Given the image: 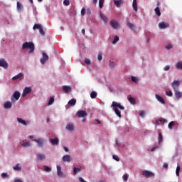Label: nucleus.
I'll use <instances>...</instances> for the list:
<instances>
[{
  "label": "nucleus",
  "mask_w": 182,
  "mask_h": 182,
  "mask_svg": "<svg viewBox=\"0 0 182 182\" xmlns=\"http://www.w3.org/2000/svg\"><path fill=\"white\" fill-rule=\"evenodd\" d=\"M159 122H160L161 123H167V120H166V119H161L159 120Z\"/></svg>",
  "instance_id": "obj_58"
},
{
  "label": "nucleus",
  "mask_w": 182,
  "mask_h": 182,
  "mask_svg": "<svg viewBox=\"0 0 182 182\" xmlns=\"http://www.w3.org/2000/svg\"><path fill=\"white\" fill-rule=\"evenodd\" d=\"M132 6L134 11H135V12H137V0H133Z\"/></svg>",
  "instance_id": "obj_25"
},
{
  "label": "nucleus",
  "mask_w": 182,
  "mask_h": 182,
  "mask_svg": "<svg viewBox=\"0 0 182 182\" xmlns=\"http://www.w3.org/2000/svg\"><path fill=\"white\" fill-rule=\"evenodd\" d=\"M119 41V36H116L114 38V41H112V43H117V42Z\"/></svg>",
  "instance_id": "obj_49"
},
{
  "label": "nucleus",
  "mask_w": 182,
  "mask_h": 182,
  "mask_svg": "<svg viewBox=\"0 0 182 182\" xmlns=\"http://www.w3.org/2000/svg\"><path fill=\"white\" fill-rule=\"evenodd\" d=\"M66 129L69 130L70 132H72L73 130L75 129V127L73 124H68L66 126Z\"/></svg>",
  "instance_id": "obj_23"
},
{
  "label": "nucleus",
  "mask_w": 182,
  "mask_h": 182,
  "mask_svg": "<svg viewBox=\"0 0 182 182\" xmlns=\"http://www.w3.org/2000/svg\"><path fill=\"white\" fill-rule=\"evenodd\" d=\"M42 55L43 57L41 58L40 61L42 65H45V63H46V61L49 59V55H48L46 53H43Z\"/></svg>",
  "instance_id": "obj_4"
},
{
  "label": "nucleus",
  "mask_w": 182,
  "mask_h": 182,
  "mask_svg": "<svg viewBox=\"0 0 182 182\" xmlns=\"http://www.w3.org/2000/svg\"><path fill=\"white\" fill-rule=\"evenodd\" d=\"M114 4L119 8L123 4V0H114Z\"/></svg>",
  "instance_id": "obj_22"
},
{
  "label": "nucleus",
  "mask_w": 182,
  "mask_h": 182,
  "mask_svg": "<svg viewBox=\"0 0 182 182\" xmlns=\"http://www.w3.org/2000/svg\"><path fill=\"white\" fill-rule=\"evenodd\" d=\"M22 77H23V74L20 73L18 75L14 76L11 79L12 80H22Z\"/></svg>",
  "instance_id": "obj_11"
},
{
  "label": "nucleus",
  "mask_w": 182,
  "mask_h": 182,
  "mask_svg": "<svg viewBox=\"0 0 182 182\" xmlns=\"http://www.w3.org/2000/svg\"><path fill=\"white\" fill-rule=\"evenodd\" d=\"M57 174L58 177H62V176H63V173L62 172V168L59 165H57Z\"/></svg>",
  "instance_id": "obj_15"
},
{
  "label": "nucleus",
  "mask_w": 182,
  "mask_h": 182,
  "mask_svg": "<svg viewBox=\"0 0 182 182\" xmlns=\"http://www.w3.org/2000/svg\"><path fill=\"white\" fill-rule=\"evenodd\" d=\"M23 147H29L31 146V143L29 141L28 142H24L22 144Z\"/></svg>",
  "instance_id": "obj_41"
},
{
  "label": "nucleus",
  "mask_w": 182,
  "mask_h": 182,
  "mask_svg": "<svg viewBox=\"0 0 182 182\" xmlns=\"http://www.w3.org/2000/svg\"><path fill=\"white\" fill-rule=\"evenodd\" d=\"M90 97L91 99H96V97H97V92H96L95 91H92L90 93Z\"/></svg>",
  "instance_id": "obj_29"
},
{
  "label": "nucleus",
  "mask_w": 182,
  "mask_h": 182,
  "mask_svg": "<svg viewBox=\"0 0 182 182\" xmlns=\"http://www.w3.org/2000/svg\"><path fill=\"white\" fill-rule=\"evenodd\" d=\"M155 14H156V15H157V16H161V12L160 11V7H156L155 9Z\"/></svg>",
  "instance_id": "obj_30"
},
{
  "label": "nucleus",
  "mask_w": 182,
  "mask_h": 182,
  "mask_svg": "<svg viewBox=\"0 0 182 182\" xmlns=\"http://www.w3.org/2000/svg\"><path fill=\"white\" fill-rule=\"evenodd\" d=\"M63 149H64L65 151H66V153H68V151H69V149H68V147L64 146Z\"/></svg>",
  "instance_id": "obj_62"
},
{
  "label": "nucleus",
  "mask_w": 182,
  "mask_h": 182,
  "mask_svg": "<svg viewBox=\"0 0 182 182\" xmlns=\"http://www.w3.org/2000/svg\"><path fill=\"white\" fill-rule=\"evenodd\" d=\"M63 90L65 93H69V92H70V90H72V88L70 86L64 85V86H63Z\"/></svg>",
  "instance_id": "obj_16"
},
{
  "label": "nucleus",
  "mask_w": 182,
  "mask_h": 182,
  "mask_svg": "<svg viewBox=\"0 0 182 182\" xmlns=\"http://www.w3.org/2000/svg\"><path fill=\"white\" fill-rule=\"evenodd\" d=\"M34 141L37 143L38 147H43V143H44L43 139L39 138L38 139H34Z\"/></svg>",
  "instance_id": "obj_10"
},
{
  "label": "nucleus",
  "mask_w": 182,
  "mask_h": 182,
  "mask_svg": "<svg viewBox=\"0 0 182 182\" xmlns=\"http://www.w3.org/2000/svg\"><path fill=\"white\" fill-rule=\"evenodd\" d=\"M22 49H30V53L35 50V45L32 42H26L22 46Z\"/></svg>",
  "instance_id": "obj_2"
},
{
  "label": "nucleus",
  "mask_w": 182,
  "mask_h": 182,
  "mask_svg": "<svg viewBox=\"0 0 182 182\" xmlns=\"http://www.w3.org/2000/svg\"><path fill=\"white\" fill-rule=\"evenodd\" d=\"M157 149H159V146L153 147V148L151 149V151H154L155 150H157Z\"/></svg>",
  "instance_id": "obj_61"
},
{
  "label": "nucleus",
  "mask_w": 182,
  "mask_h": 182,
  "mask_svg": "<svg viewBox=\"0 0 182 182\" xmlns=\"http://www.w3.org/2000/svg\"><path fill=\"white\" fill-rule=\"evenodd\" d=\"M82 169H80V168L74 167L73 173L77 174V173H79V171H80Z\"/></svg>",
  "instance_id": "obj_38"
},
{
  "label": "nucleus",
  "mask_w": 182,
  "mask_h": 182,
  "mask_svg": "<svg viewBox=\"0 0 182 182\" xmlns=\"http://www.w3.org/2000/svg\"><path fill=\"white\" fill-rule=\"evenodd\" d=\"M159 25L160 29H166V28H168V24L164 22L159 23Z\"/></svg>",
  "instance_id": "obj_18"
},
{
  "label": "nucleus",
  "mask_w": 182,
  "mask_h": 182,
  "mask_svg": "<svg viewBox=\"0 0 182 182\" xmlns=\"http://www.w3.org/2000/svg\"><path fill=\"white\" fill-rule=\"evenodd\" d=\"M176 69H180L182 70V62H178L176 65Z\"/></svg>",
  "instance_id": "obj_33"
},
{
  "label": "nucleus",
  "mask_w": 182,
  "mask_h": 182,
  "mask_svg": "<svg viewBox=\"0 0 182 182\" xmlns=\"http://www.w3.org/2000/svg\"><path fill=\"white\" fill-rule=\"evenodd\" d=\"M180 83L181 82L178 80H174L173 82H171V86L174 92H176V90H178V87H180Z\"/></svg>",
  "instance_id": "obj_3"
},
{
  "label": "nucleus",
  "mask_w": 182,
  "mask_h": 182,
  "mask_svg": "<svg viewBox=\"0 0 182 182\" xmlns=\"http://www.w3.org/2000/svg\"><path fill=\"white\" fill-rule=\"evenodd\" d=\"M97 59L98 60H102V59H103V55H102V53L98 54Z\"/></svg>",
  "instance_id": "obj_51"
},
{
  "label": "nucleus",
  "mask_w": 182,
  "mask_h": 182,
  "mask_svg": "<svg viewBox=\"0 0 182 182\" xmlns=\"http://www.w3.org/2000/svg\"><path fill=\"white\" fill-rule=\"evenodd\" d=\"M127 26L129 29H132V31H134V24L130 23V22H127Z\"/></svg>",
  "instance_id": "obj_31"
},
{
  "label": "nucleus",
  "mask_w": 182,
  "mask_h": 182,
  "mask_svg": "<svg viewBox=\"0 0 182 182\" xmlns=\"http://www.w3.org/2000/svg\"><path fill=\"white\" fill-rule=\"evenodd\" d=\"M111 107L114 109V112H115V114L118 117H122V114L120 113V111H119V109L123 110L124 107L122 106L120 103L113 101Z\"/></svg>",
  "instance_id": "obj_1"
},
{
  "label": "nucleus",
  "mask_w": 182,
  "mask_h": 182,
  "mask_svg": "<svg viewBox=\"0 0 182 182\" xmlns=\"http://www.w3.org/2000/svg\"><path fill=\"white\" fill-rule=\"evenodd\" d=\"M175 96L176 99H180V97H182V92H180V90H176L175 91Z\"/></svg>",
  "instance_id": "obj_21"
},
{
  "label": "nucleus",
  "mask_w": 182,
  "mask_h": 182,
  "mask_svg": "<svg viewBox=\"0 0 182 182\" xmlns=\"http://www.w3.org/2000/svg\"><path fill=\"white\" fill-rule=\"evenodd\" d=\"M110 25L113 29H119V28H120V24H119V22L116 20H112L110 21Z\"/></svg>",
  "instance_id": "obj_5"
},
{
  "label": "nucleus",
  "mask_w": 182,
  "mask_h": 182,
  "mask_svg": "<svg viewBox=\"0 0 182 182\" xmlns=\"http://www.w3.org/2000/svg\"><path fill=\"white\" fill-rule=\"evenodd\" d=\"M23 8V6H22L19 1H17V10L22 11Z\"/></svg>",
  "instance_id": "obj_34"
},
{
  "label": "nucleus",
  "mask_w": 182,
  "mask_h": 182,
  "mask_svg": "<svg viewBox=\"0 0 182 182\" xmlns=\"http://www.w3.org/2000/svg\"><path fill=\"white\" fill-rule=\"evenodd\" d=\"M1 177H2L3 178H6V177H8V174H6V173H3L1 174Z\"/></svg>",
  "instance_id": "obj_57"
},
{
  "label": "nucleus",
  "mask_w": 182,
  "mask_h": 182,
  "mask_svg": "<svg viewBox=\"0 0 182 182\" xmlns=\"http://www.w3.org/2000/svg\"><path fill=\"white\" fill-rule=\"evenodd\" d=\"M109 66H110V68H114V63L113 62L110 61Z\"/></svg>",
  "instance_id": "obj_59"
},
{
  "label": "nucleus",
  "mask_w": 182,
  "mask_h": 182,
  "mask_svg": "<svg viewBox=\"0 0 182 182\" xmlns=\"http://www.w3.org/2000/svg\"><path fill=\"white\" fill-rule=\"evenodd\" d=\"M14 182H23L21 179H15Z\"/></svg>",
  "instance_id": "obj_63"
},
{
  "label": "nucleus",
  "mask_w": 182,
  "mask_h": 182,
  "mask_svg": "<svg viewBox=\"0 0 182 182\" xmlns=\"http://www.w3.org/2000/svg\"><path fill=\"white\" fill-rule=\"evenodd\" d=\"M19 97H21V92L16 91L11 97V101L15 102V100H19Z\"/></svg>",
  "instance_id": "obj_6"
},
{
  "label": "nucleus",
  "mask_w": 182,
  "mask_h": 182,
  "mask_svg": "<svg viewBox=\"0 0 182 182\" xmlns=\"http://www.w3.org/2000/svg\"><path fill=\"white\" fill-rule=\"evenodd\" d=\"M166 96L171 97V96H173V92H171V90H169L166 92Z\"/></svg>",
  "instance_id": "obj_47"
},
{
  "label": "nucleus",
  "mask_w": 182,
  "mask_h": 182,
  "mask_svg": "<svg viewBox=\"0 0 182 182\" xmlns=\"http://www.w3.org/2000/svg\"><path fill=\"white\" fill-rule=\"evenodd\" d=\"M50 141L51 144H53V146H58L59 144V139L58 138H55V139L50 138Z\"/></svg>",
  "instance_id": "obj_12"
},
{
  "label": "nucleus",
  "mask_w": 182,
  "mask_h": 182,
  "mask_svg": "<svg viewBox=\"0 0 182 182\" xmlns=\"http://www.w3.org/2000/svg\"><path fill=\"white\" fill-rule=\"evenodd\" d=\"M68 106H75V105H76V100L75 99H71L68 103Z\"/></svg>",
  "instance_id": "obj_27"
},
{
  "label": "nucleus",
  "mask_w": 182,
  "mask_h": 182,
  "mask_svg": "<svg viewBox=\"0 0 182 182\" xmlns=\"http://www.w3.org/2000/svg\"><path fill=\"white\" fill-rule=\"evenodd\" d=\"M146 114V111H142L140 114H139V116L140 117H144Z\"/></svg>",
  "instance_id": "obj_53"
},
{
  "label": "nucleus",
  "mask_w": 182,
  "mask_h": 182,
  "mask_svg": "<svg viewBox=\"0 0 182 182\" xmlns=\"http://www.w3.org/2000/svg\"><path fill=\"white\" fill-rule=\"evenodd\" d=\"M164 70L167 71L170 70V65H166L164 67Z\"/></svg>",
  "instance_id": "obj_55"
},
{
  "label": "nucleus",
  "mask_w": 182,
  "mask_h": 182,
  "mask_svg": "<svg viewBox=\"0 0 182 182\" xmlns=\"http://www.w3.org/2000/svg\"><path fill=\"white\" fill-rule=\"evenodd\" d=\"M53 102H55V99L53 97H50L48 101V106H50V105H53Z\"/></svg>",
  "instance_id": "obj_42"
},
{
  "label": "nucleus",
  "mask_w": 182,
  "mask_h": 182,
  "mask_svg": "<svg viewBox=\"0 0 182 182\" xmlns=\"http://www.w3.org/2000/svg\"><path fill=\"white\" fill-rule=\"evenodd\" d=\"M159 143H161L163 141V134H161V132L159 133V137H158Z\"/></svg>",
  "instance_id": "obj_35"
},
{
  "label": "nucleus",
  "mask_w": 182,
  "mask_h": 182,
  "mask_svg": "<svg viewBox=\"0 0 182 182\" xmlns=\"http://www.w3.org/2000/svg\"><path fill=\"white\" fill-rule=\"evenodd\" d=\"M85 62L86 65H90V60L86 58V59L85 60Z\"/></svg>",
  "instance_id": "obj_56"
},
{
  "label": "nucleus",
  "mask_w": 182,
  "mask_h": 182,
  "mask_svg": "<svg viewBox=\"0 0 182 182\" xmlns=\"http://www.w3.org/2000/svg\"><path fill=\"white\" fill-rule=\"evenodd\" d=\"M100 18L103 21V22H105V23H107V17H106V16L102 13H100Z\"/></svg>",
  "instance_id": "obj_17"
},
{
  "label": "nucleus",
  "mask_w": 182,
  "mask_h": 182,
  "mask_svg": "<svg viewBox=\"0 0 182 182\" xmlns=\"http://www.w3.org/2000/svg\"><path fill=\"white\" fill-rule=\"evenodd\" d=\"M17 120H18V123H21L23 126H26V122L25 120L22 119V118H17Z\"/></svg>",
  "instance_id": "obj_32"
},
{
  "label": "nucleus",
  "mask_w": 182,
  "mask_h": 182,
  "mask_svg": "<svg viewBox=\"0 0 182 182\" xmlns=\"http://www.w3.org/2000/svg\"><path fill=\"white\" fill-rule=\"evenodd\" d=\"M112 157H113V159L115 160L116 161H120V159H119V156L116 155H113Z\"/></svg>",
  "instance_id": "obj_48"
},
{
  "label": "nucleus",
  "mask_w": 182,
  "mask_h": 182,
  "mask_svg": "<svg viewBox=\"0 0 182 182\" xmlns=\"http://www.w3.org/2000/svg\"><path fill=\"white\" fill-rule=\"evenodd\" d=\"M142 174L144 177H154V173L149 171H144Z\"/></svg>",
  "instance_id": "obj_9"
},
{
  "label": "nucleus",
  "mask_w": 182,
  "mask_h": 182,
  "mask_svg": "<svg viewBox=\"0 0 182 182\" xmlns=\"http://www.w3.org/2000/svg\"><path fill=\"white\" fill-rule=\"evenodd\" d=\"M128 100L131 105H136V99L132 97V95L128 96Z\"/></svg>",
  "instance_id": "obj_20"
},
{
  "label": "nucleus",
  "mask_w": 182,
  "mask_h": 182,
  "mask_svg": "<svg viewBox=\"0 0 182 182\" xmlns=\"http://www.w3.org/2000/svg\"><path fill=\"white\" fill-rule=\"evenodd\" d=\"M78 117H85V116H87V113L86 112V111H78L77 113Z\"/></svg>",
  "instance_id": "obj_13"
},
{
  "label": "nucleus",
  "mask_w": 182,
  "mask_h": 182,
  "mask_svg": "<svg viewBox=\"0 0 182 182\" xmlns=\"http://www.w3.org/2000/svg\"><path fill=\"white\" fill-rule=\"evenodd\" d=\"M105 4V0H99V8L102 9L103 8V4Z\"/></svg>",
  "instance_id": "obj_36"
},
{
  "label": "nucleus",
  "mask_w": 182,
  "mask_h": 182,
  "mask_svg": "<svg viewBox=\"0 0 182 182\" xmlns=\"http://www.w3.org/2000/svg\"><path fill=\"white\" fill-rule=\"evenodd\" d=\"M155 97H156V99H157V100L159 102H160V103H162V105H165L166 104V101H164V99H163L161 97V96H160L159 95H156Z\"/></svg>",
  "instance_id": "obj_14"
},
{
  "label": "nucleus",
  "mask_w": 182,
  "mask_h": 182,
  "mask_svg": "<svg viewBox=\"0 0 182 182\" xmlns=\"http://www.w3.org/2000/svg\"><path fill=\"white\" fill-rule=\"evenodd\" d=\"M0 67L8 69V63L4 59H0Z\"/></svg>",
  "instance_id": "obj_8"
},
{
  "label": "nucleus",
  "mask_w": 182,
  "mask_h": 182,
  "mask_svg": "<svg viewBox=\"0 0 182 182\" xmlns=\"http://www.w3.org/2000/svg\"><path fill=\"white\" fill-rule=\"evenodd\" d=\"M166 49H168V50L173 49V44L169 43V44L166 45Z\"/></svg>",
  "instance_id": "obj_44"
},
{
  "label": "nucleus",
  "mask_w": 182,
  "mask_h": 182,
  "mask_svg": "<svg viewBox=\"0 0 182 182\" xmlns=\"http://www.w3.org/2000/svg\"><path fill=\"white\" fill-rule=\"evenodd\" d=\"M63 161H65V162H66V161H68V162L70 161V155H64V156H63Z\"/></svg>",
  "instance_id": "obj_24"
},
{
  "label": "nucleus",
  "mask_w": 182,
  "mask_h": 182,
  "mask_svg": "<svg viewBox=\"0 0 182 182\" xmlns=\"http://www.w3.org/2000/svg\"><path fill=\"white\" fill-rule=\"evenodd\" d=\"M85 14H86V9H85V8H82V9H81V15H82V16H85Z\"/></svg>",
  "instance_id": "obj_46"
},
{
  "label": "nucleus",
  "mask_w": 182,
  "mask_h": 182,
  "mask_svg": "<svg viewBox=\"0 0 182 182\" xmlns=\"http://www.w3.org/2000/svg\"><path fill=\"white\" fill-rule=\"evenodd\" d=\"M13 169L15 171H21V170H22V168L21 167L19 164H17L15 166L13 167Z\"/></svg>",
  "instance_id": "obj_26"
},
{
  "label": "nucleus",
  "mask_w": 182,
  "mask_h": 182,
  "mask_svg": "<svg viewBox=\"0 0 182 182\" xmlns=\"http://www.w3.org/2000/svg\"><path fill=\"white\" fill-rule=\"evenodd\" d=\"M95 122H97V124H100V123H102L99 119H95Z\"/></svg>",
  "instance_id": "obj_64"
},
{
  "label": "nucleus",
  "mask_w": 182,
  "mask_h": 182,
  "mask_svg": "<svg viewBox=\"0 0 182 182\" xmlns=\"http://www.w3.org/2000/svg\"><path fill=\"white\" fill-rule=\"evenodd\" d=\"M39 32H40L41 35H42V36H44V35H45V31H43V28H42V27H41V28L39 30Z\"/></svg>",
  "instance_id": "obj_52"
},
{
  "label": "nucleus",
  "mask_w": 182,
  "mask_h": 182,
  "mask_svg": "<svg viewBox=\"0 0 182 182\" xmlns=\"http://www.w3.org/2000/svg\"><path fill=\"white\" fill-rule=\"evenodd\" d=\"M175 124V122H171L168 125V129H173V126H174Z\"/></svg>",
  "instance_id": "obj_43"
},
{
  "label": "nucleus",
  "mask_w": 182,
  "mask_h": 182,
  "mask_svg": "<svg viewBox=\"0 0 182 182\" xmlns=\"http://www.w3.org/2000/svg\"><path fill=\"white\" fill-rule=\"evenodd\" d=\"M37 157L38 160H41V161L45 160V159H46V156H45V154H38Z\"/></svg>",
  "instance_id": "obj_28"
},
{
  "label": "nucleus",
  "mask_w": 182,
  "mask_h": 182,
  "mask_svg": "<svg viewBox=\"0 0 182 182\" xmlns=\"http://www.w3.org/2000/svg\"><path fill=\"white\" fill-rule=\"evenodd\" d=\"M180 170H181L180 166H178L176 167V176H180Z\"/></svg>",
  "instance_id": "obj_39"
},
{
  "label": "nucleus",
  "mask_w": 182,
  "mask_h": 182,
  "mask_svg": "<svg viewBox=\"0 0 182 182\" xmlns=\"http://www.w3.org/2000/svg\"><path fill=\"white\" fill-rule=\"evenodd\" d=\"M63 4L64 5H65V6H68L70 2L69 1V0H64Z\"/></svg>",
  "instance_id": "obj_50"
},
{
  "label": "nucleus",
  "mask_w": 182,
  "mask_h": 182,
  "mask_svg": "<svg viewBox=\"0 0 182 182\" xmlns=\"http://www.w3.org/2000/svg\"><path fill=\"white\" fill-rule=\"evenodd\" d=\"M124 181H127V178H128V176H127V174H124L122 177Z\"/></svg>",
  "instance_id": "obj_54"
},
{
  "label": "nucleus",
  "mask_w": 182,
  "mask_h": 182,
  "mask_svg": "<svg viewBox=\"0 0 182 182\" xmlns=\"http://www.w3.org/2000/svg\"><path fill=\"white\" fill-rule=\"evenodd\" d=\"M164 168H168V164H167L166 163H164L163 165Z\"/></svg>",
  "instance_id": "obj_60"
},
{
  "label": "nucleus",
  "mask_w": 182,
  "mask_h": 182,
  "mask_svg": "<svg viewBox=\"0 0 182 182\" xmlns=\"http://www.w3.org/2000/svg\"><path fill=\"white\" fill-rule=\"evenodd\" d=\"M31 92H32V88H31V87H26L22 93V97H25V96H26V95H28V93H31Z\"/></svg>",
  "instance_id": "obj_7"
},
{
  "label": "nucleus",
  "mask_w": 182,
  "mask_h": 182,
  "mask_svg": "<svg viewBox=\"0 0 182 182\" xmlns=\"http://www.w3.org/2000/svg\"><path fill=\"white\" fill-rule=\"evenodd\" d=\"M44 170L45 171H47V172L52 171V168H50V167L48 166H44Z\"/></svg>",
  "instance_id": "obj_40"
},
{
  "label": "nucleus",
  "mask_w": 182,
  "mask_h": 182,
  "mask_svg": "<svg viewBox=\"0 0 182 182\" xmlns=\"http://www.w3.org/2000/svg\"><path fill=\"white\" fill-rule=\"evenodd\" d=\"M132 82H134V83H137V82H139V80L137 79V77L132 76Z\"/></svg>",
  "instance_id": "obj_45"
},
{
  "label": "nucleus",
  "mask_w": 182,
  "mask_h": 182,
  "mask_svg": "<svg viewBox=\"0 0 182 182\" xmlns=\"http://www.w3.org/2000/svg\"><path fill=\"white\" fill-rule=\"evenodd\" d=\"M42 28V26H41V24H35L33 27V29H41Z\"/></svg>",
  "instance_id": "obj_37"
},
{
  "label": "nucleus",
  "mask_w": 182,
  "mask_h": 182,
  "mask_svg": "<svg viewBox=\"0 0 182 182\" xmlns=\"http://www.w3.org/2000/svg\"><path fill=\"white\" fill-rule=\"evenodd\" d=\"M4 109H11L12 107V103L11 102L7 101L4 105Z\"/></svg>",
  "instance_id": "obj_19"
}]
</instances>
